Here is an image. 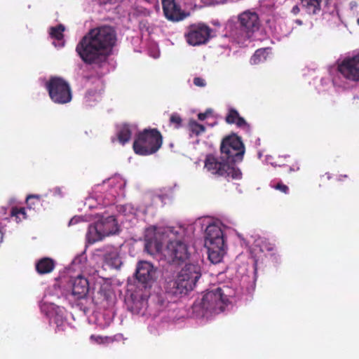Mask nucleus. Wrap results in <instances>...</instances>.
<instances>
[{"label":"nucleus","instance_id":"f257e3e1","mask_svg":"<svg viewBox=\"0 0 359 359\" xmlns=\"http://www.w3.org/2000/svg\"><path fill=\"white\" fill-rule=\"evenodd\" d=\"M116 40L114 27L109 25L97 27L91 29L80 40L76 51L84 63L102 67L106 63Z\"/></svg>","mask_w":359,"mask_h":359},{"label":"nucleus","instance_id":"f03ea898","mask_svg":"<svg viewBox=\"0 0 359 359\" xmlns=\"http://www.w3.org/2000/svg\"><path fill=\"white\" fill-rule=\"evenodd\" d=\"M229 288L224 286L207 290L201 300L194 302L193 309L202 316L218 314L225 310L230 303Z\"/></svg>","mask_w":359,"mask_h":359},{"label":"nucleus","instance_id":"7ed1b4c3","mask_svg":"<svg viewBox=\"0 0 359 359\" xmlns=\"http://www.w3.org/2000/svg\"><path fill=\"white\" fill-rule=\"evenodd\" d=\"M201 276V267L198 264H186L175 279L167 282L165 291L173 296L187 294L194 290Z\"/></svg>","mask_w":359,"mask_h":359},{"label":"nucleus","instance_id":"20e7f679","mask_svg":"<svg viewBox=\"0 0 359 359\" xmlns=\"http://www.w3.org/2000/svg\"><path fill=\"white\" fill-rule=\"evenodd\" d=\"M204 169L214 177L227 181L242 178L241 170L221 154L219 156L213 154H207L204 160Z\"/></svg>","mask_w":359,"mask_h":359},{"label":"nucleus","instance_id":"39448f33","mask_svg":"<svg viewBox=\"0 0 359 359\" xmlns=\"http://www.w3.org/2000/svg\"><path fill=\"white\" fill-rule=\"evenodd\" d=\"M163 136L157 128H145L136 135L133 144L134 152L140 156L156 153L162 147Z\"/></svg>","mask_w":359,"mask_h":359},{"label":"nucleus","instance_id":"423d86ee","mask_svg":"<svg viewBox=\"0 0 359 359\" xmlns=\"http://www.w3.org/2000/svg\"><path fill=\"white\" fill-rule=\"evenodd\" d=\"M238 27L231 30V36L238 43H243L259 29L260 20L258 14L250 10L243 11L238 15Z\"/></svg>","mask_w":359,"mask_h":359},{"label":"nucleus","instance_id":"0eeeda50","mask_svg":"<svg viewBox=\"0 0 359 359\" xmlns=\"http://www.w3.org/2000/svg\"><path fill=\"white\" fill-rule=\"evenodd\" d=\"M219 151L223 158H227L236 165V163L243 161L245 147L242 138L236 133H231L222 138Z\"/></svg>","mask_w":359,"mask_h":359},{"label":"nucleus","instance_id":"6e6552de","mask_svg":"<svg viewBox=\"0 0 359 359\" xmlns=\"http://www.w3.org/2000/svg\"><path fill=\"white\" fill-rule=\"evenodd\" d=\"M118 231V223L114 216H102L95 223L89 226L86 237L89 243H94L106 236L116 233Z\"/></svg>","mask_w":359,"mask_h":359},{"label":"nucleus","instance_id":"1a4fd4ad","mask_svg":"<svg viewBox=\"0 0 359 359\" xmlns=\"http://www.w3.org/2000/svg\"><path fill=\"white\" fill-rule=\"evenodd\" d=\"M45 86L50 100L56 104H67L72 99L70 85L63 78L52 76Z\"/></svg>","mask_w":359,"mask_h":359},{"label":"nucleus","instance_id":"9d476101","mask_svg":"<svg viewBox=\"0 0 359 359\" xmlns=\"http://www.w3.org/2000/svg\"><path fill=\"white\" fill-rule=\"evenodd\" d=\"M212 29L205 23L191 24L187 28L184 37L187 42L191 46L205 44L210 39Z\"/></svg>","mask_w":359,"mask_h":359},{"label":"nucleus","instance_id":"9b49d317","mask_svg":"<svg viewBox=\"0 0 359 359\" xmlns=\"http://www.w3.org/2000/svg\"><path fill=\"white\" fill-rule=\"evenodd\" d=\"M165 255L172 264H180L189 257L190 253L185 243L175 240L168 243Z\"/></svg>","mask_w":359,"mask_h":359},{"label":"nucleus","instance_id":"f8f14e48","mask_svg":"<svg viewBox=\"0 0 359 359\" xmlns=\"http://www.w3.org/2000/svg\"><path fill=\"white\" fill-rule=\"evenodd\" d=\"M338 71L345 79L351 81H359V53L344 59L338 66Z\"/></svg>","mask_w":359,"mask_h":359},{"label":"nucleus","instance_id":"ddd939ff","mask_svg":"<svg viewBox=\"0 0 359 359\" xmlns=\"http://www.w3.org/2000/svg\"><path fill=\"white\" fill-rule=\"evenodd\" d=\"M155 270L152 264L146 261H140L137 265L135 277L138 282L141 283L144 287H151L154 280Z\"/></svg>","mask_w":359,"mask_h":359},{"label":"nucleus","instance_id":"4468645a","mask_svg":"<svg viewBox=\"0 0 359 359\" xmlns=\"http://www.w3.org/2000/svg\"><path fill=\"white\" fill-rule=\"evenodd\" d=\"M161 1L164 15L168 20L177 22L189 15V13L181 11L175 0H161Z\"/></svg>","mask_w":359,"mask_h":359},{"label":"nucleus","instance_id":"2eb2a0df","mask_svg":"<svg viewBox=\"0 0 359 359\" xmlns=\"http://www.w3.org/2000/svg\"><path fill=\"white\" fill-rule=\"evenodd\" d=\"M69 287L71 288L72 294L76 299H81L86 296L89 290L88 280L83 276L71 278L69 281Z\"/></svg>","mask_w":359,"mask_h":359},{"label":"nucleus","instance_id":"dca6fc26","mask_svg":"<svg viewBox=\"0 0 359 359\" xmlns=\"http://www.w3.org/2000/svg\"><path fill=\"white\" fill-rule=\"evenodd\" d=\"M224 245L223 232L215 224H210L205 229V245Z\"/></svg>","mask_w":359,"mask_h":359},{"label":"nucleus","instance_id":"f3484780","mask_svg":"<svg viewBox=\"0 0 359 359\" xmlns=\"http://www.w3.org/2000/svg\"><path fill=\"white\" fill-rule=\"evenodd\" d=\"M225 121L228 124H235L237 127L241 128L247 132L250 130V124L248 123L244 118L240 116L238 111L233 108L229 109L225 117Z\"/></svg>","mask_w":359,"mask_h":359},{"label":"nucleus","instance_id":"a211bd4d","mask_svg":"<svg viewBox=\"0 0 359 359\" xmlns=\"http://www.w3.org/2000/svg\"><path fill=\"white\" fill-rule=\"evenodd\" d=\"M208 248V258L211 262L217 264L221 262L224 255V245H205Z\"/></svg>","mask_w":359,"mask_h":359},{"label":"nucleus","instance_id":"6ab92c4d","mask_svg":"<svg viewBox=\"0 0 359 359\" xmlns=\"http://www.w3.org/2000/svg\"><path fill=\"white\" fill-rule=\"evenodd\" d=\"M54 261L48 257L42 258L36 264V270L39 274L49 273L54 269Z\"/></svg>","mask_w":359,"mask_h":359},{"label":"nucleus","instance_id":"aec40b11","mask_svg":"<svg viewBox=\"0 0 359 359\" xmlns=\"http://www.w3.org/2000/svg\"><path fill=\"white\" fill-rule=\"evenodd\" d=\"M302 8L309 15H316L321 10L323 0H300Z\"/></svg>","mask_w":359,"mask_h":359},{"label":"nucleus","instance_id":"412c9836","mask_svg":"<svg viewBox=\"0 0 359 359\" xmlns=\"http://www.w3.org/2000/svg\"><path fill=\"white\" fill-rule=\"evenodd\" d=\"M132 136V130L129 124H123L117 132V138L121 144L128 142Z\"/></svg>","mask_w":359,"mask_h":359},{"label":"nucleus","instance_id":"4be33fe9","mask_svg":"<svg viewBox=\"0 0 359 359\" xmlns=\"http://www.w3.org/2000/svg\"><path fill=\"white\" fill-rule=\"evenodd\" d=\"M188 127L189 131L196 136H199L205 131V127L195 120H190Z\"/></svg>","mask_w":359,"mask_h":359},{"label":"nucleus","instance_id":"5701e85b","mask_svg":"<svg viewBox=\"0 0 359 359\" xmlns=\"http://www.w3.org/2000/svg\"><path fill=\"white\" fill-rule=\"evenodd\" d=\"M11 217H15L16 222H20L26 218L25 208L13 207L10 214Z\"/></svg>","mask_w":359,"mask_h":359},{"label":"nucleus","instance_id":"b1692460","mask_svg":"<svg viewBox=\"0 0 359 359\" xmlns=\"http://www.w3.org/2000/svg\"><path fill=\"white\" fill-rule=\"evenodd\" d=\"M65 27L62 25H58L56 27H52L50 29V35L52 39L60 41L63 39Z\"/></svg>","mask_w":359,"mask_h":359},{"label":"nucleus","instance_id":"393cba45","mask_svg":"<svg viewBox=\"0 0 359 359\" xmlns=\"http://www.w3.org/2000/svg\"><path fill=\"white\" fill-rule=\"evenodd\" d=\"M54 323L56 325V332L64 331L67 325V322L65 318L56 313L53 318Z\"/></svg>","mask_w":359,"mask_h":359},{"label":"nucleus","instance_id":"a878e982","mask_svg":"<svg viewBox=\"0 0 359 359\" xmlns=\"http://www.w3.org/2000/svg\"><path fill=\"white\" fill-rule=\"evenodd\" d=\"M266 49H258L255 51L251 58V62L253 64H258L263 60H266Z\"/></svg>","mask_w":359,"mask_h":359},{"label":"nucleus","instance_id":"bb28decb","mask_svg":"<svg viewBox=\"0 0 359 359\" xmlns=\"http://www.w3.org/2000/svg\"><path fill=\"white\" fill-rule=\"evenodd\" d=\"M271 187L283 194H288L289 193V187L283 184L281 181L277 182L275 184L274 182H271L270 184Z\"/></svg>","mask_w":359,"mask_h":359},{"label":"nucleus","instance_id":"cd10ccee","mask_svg":"<svg viewBox=\"0 0 359 359\" xmlns=\"http://www.w3.org/2000/svg\"><path fill=\"white\" fill-rule=\"evenodd\" d=\"M170 122L175 125V128H179L182 126V119L179 114L175 113L170 116Z\"/></svg>","mask_w":359,"mask_h":359},{"label":"nucleus","instance_id":"c85d7f7f","mask_svg":"<svg viewBox=\"0 0 359 359\" xmlns=\"http://www.w3.org/2000/svg\"><path fill=\"white\" fill-rule=\"evenodd\" d=\"M194 84L198 87H204L206 85V82L201 77H195L194 79Z\"/></svg>","mask_w":359,"mask_h":359},{"label":"nucleus","instance_id":"c756f323","mask_svg":"<svg viewBox=\"0 0 359 359\" xmlns=\"http://www.w3.org/2000/svg\"><path fill=\"white\" fill-rule=\"evenodd\" d=\"M32 199H36V200L39 201V199H40V196H38V195H29V196H28L27 197V199H26V202H27V204L28 205H32V203H31V201H32Z\"/></svg>","mask_w":359,"mask_h":359},{"label":"nucleus","instance_id":"7c9ffc66","mask_svg":"<svg viewBox=\"0 0 359 359\" xmlns=\"http://www.w3.org/2000/svg\"><path fill=\"white\" fill-rule=\"evenodd\" d=\"M210 113V111L209 110H207L204 113H199L198 114V118L200 120V121H204L208 116V114Z\"/></svg>","mask_w":359,"mask_h":359},{"label":"nucleus","instance_id":"2f4dec72","mask_svg":"<svg viewBox=\"0 0 359 359\" xmlns=\"http://www.w3.org/2000/svg\"><path fill=\"white\" fill-rule=\"evenodd\" d=\"M299 170V166L298 165L297 163H295V164H292L291 165H290V172H294V171H297Z\"/></svg>","mask_w":359,"mask_h":359},{"label":"nucleus","instance_id":"473e14b6","mask_svg":"<svg viewBox=\"0 0 359 359\" xmlns=\"http://www.w3.org/2000/svg\"><path fill=\"white\" fill-rule=\"evenodd\" d=\"M299 11H300L299 7L297 5H296L294 6H293V8L292 9V13L294 15H297L299 13Z\"/></svg>","mask_w":359,"mask_h":359},{"label":"nucleus","instance_id":"72a5a7b5","mask_svg":"<svg viewBox=\"0 0 359 359\" xmlns=\"http://www.w3.org/2000/svg\"><path fill=\"white\" fill-rule=\"evenodd\" d=\"M227 0H211L212 4H219L226 2Z\"/></svg>","mask_w":359,"mask_h":359},{"label":"nucleus","instance_id":"f704fd0d","mask_svg":"<svg viewBox=\"0 0 359 359\" xmlns=\"http://www.w3.org/2000/svg\"><path fill=\"white\" fill-rule=\"evenodd\" d=\"M100 4H106L111 1V0H99Z\"/></svg>","mask_w":359,"mask_h":359},{"label":"nucleus","instance_id":"c9c22d12","mask_svg":"<svg viewBox=\"0 0 359 359\" xmlns=\"http://www.w3.org/2000/svg\"><path fill=\"white\" fill-rule=\"evenodd\" d=\"M109 256H111V255H107V256L105 257V259H106V260H107V259H108V257H109Z\"/></svg>","mask_w":359,"mask_h":359},{"label":"nucleus","instance_id":"e433bc0d","mask_svg":"<svg viewBox=\"0 0 359 359\" xmlns=\"http://www.w3.org/2000/svg\"><path fill=\"white\" fill-rule=\"evenodd\" d=\"M117 259H118L117 257H114V262H116Z\"/></svg>","mask_w":359,"mask_h":359},{"label":"nucleus","instance_id":"4c0bfd02","mask_svg":"<svg viewBox=\"0 0 359 359\" xmlns=\"http://www.w3.org/2000/svg\"><path fill=\"white\" fill-rule=\"evenodd\" d=\"M273 249V248H269V250H272Z\"/></svg>","mask_w":359,"mask_h":359},{"label":"nucleus","instance_id":"58836bf2","mask_svg":"<svg viewBox=\"0 0 359 359\" xmlns=\"http://www.w3.org/2000/svg\"><path fill=\"white\" fill-rule=\"evenodd\" d=\"M358 23H359V19H358Z\"/></svg>","mask_w":359,"mask_h":359}]
</instances>
